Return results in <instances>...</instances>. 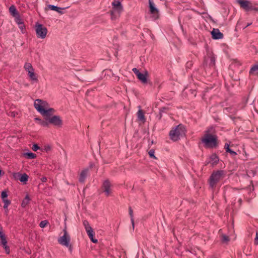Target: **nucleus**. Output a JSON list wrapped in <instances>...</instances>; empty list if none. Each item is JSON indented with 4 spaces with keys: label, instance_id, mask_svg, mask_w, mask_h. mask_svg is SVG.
<instances>
[{
    "label": "nucleus",
    "instance_id": "nucleus-1",
    "mask_svg": "<svg viewBox=\"0 0 258 258\" xmlns=\"http://www.w3.org/2000/svg\"><path fill=\"white\" fill-rule=\"evenodd\" d=\"M47 104L46 101H42L41 99H36L34 101V107L45 118L51 117V115L54 112V109L50 108L45 109V107Z\"/></svg>",
    "mask_w": 258,
    "mask_h": 258
},
{
    "label": "nucleus",
    "instance_id": "nucleus-2",
    "mask_svg": "<svg viewBox=\"0 0 258 258\" xmlns=\"http://www.w3.org/2000/svg\"><path fill=\"white\" fill-rule=\"evenodd\" d=\"M212 129L213 127H211L206 130L204 137L201 140L205 147L208 148H214L218 146L216 135L210 134L211 130Z\"/></svg>",
    "mask_w": 258,
    "mask_h": 258
},
{
    "label": "nucleus",
    "instance_id": "nucleus-3",
    "mask_svg": "<svg viewBox=\"0 0 258 258\" xmlns=\"http://www.w3.org/2000/svg\"><path fill=\"white\" fill-rule=\"evenodd\" d=\"M185 126L180 124L172 128L170 131L169 134L170 139L173 141H177L180 139L181 137L185 135Z\"/></svg>",
    "mask_w": 258,
    "mask_h": 258
},
{
    "label": "nucleus",
    "instance_id": "nucleus-4",
    "mask_svg": "<svg viewBox=\"0 0 258 258\" xmlns=\"http://www.w3.org/2000/svg\"><path fill=\"white\" fill-rule=\"evenodd\" d=\"M225 175V171L223 170L213 171L209 179L210 187L212 189L215 188L217 183L224 177Z\"/></svg>",
    "mask_w": 258,
    "mask_h": 258
},
{
    "label": "nucleus",
    "instance_id": "nucleus-5",
    "mask_svg": "<svg viewBox=\"0 0 258 258\" xmlns=\"http://www.w3.org/2000/svg\"><path fill=\"white\" fill-rule=\"evenodd\" d=\"M35 30L38 38L44 39L47 33V29L43 25L37 24L36 25Z\"/></svg>",
    "mask_w": 258,
    "mask_h": 258
},
{
    "label": "nucleus",
    "instance_id": "nucleus-6",
    "mask_svg": "<svg viewBox=\"0 0 258 258\" xmlns=\"http://www.w3.org/2000/svg\"><path fill=\"white\" fill-rule=\"evenodd\" d=\"M113 10L111 12V15L112 19H113L114 14H116L117 16L119 15V14L122 11V7L121 3L118 1H114L112 3Z\"/></svg>",
    "mask_w": 258,
    "mask_h": 258
},
{
    "label": "nucleus",
    "instance_id": "nucleus-7",
    "mask_svg": "<svg viewBox=\"0 0 258 258\" xmlns=\"http://www.w3.org/2000/svg\"><path fill=\"white\" fill-rule=\"evenodd\" d=\"M63 231V235L58 238V242L61 245L68 247L70 244V236L66 230H64Z\"/></svg>",
    "mask_w": 258,
    "mask_h": 258
},
{
    "label": "nucleus",
    "instance_id": "nucleus-8",
    "mask_svg": "<svg viewBox=\"0 0 258 258\" xmlns=\"http://www.w3.org/2000/svg\"><path fill=\"white\" fill-rule=\"evenodd\" d=\"M237 3L240 5V7L246 11H249L253 10L251 3L247 0H236Z\"/></svg>",
    "mask_w": 258,
    "mask_h": 258
},
{
    "label": "nucleus",
    "instance_id": "nucleus-9",
    "mask_svg": "<svg viewBox=\"0 0 258 258\" xmlns=\"http://www.w3.org/2000/svg\"><path fill=\"white\" fill-rule=\"evenodd\" d=\"M149 7L150 13L154 15L155 19H158L159 17V10L156 7L153 0H149Z\"/></svg>",
    "mask_w": 258,
    "mask_h": 258
},
{
    "label": "nucleus",
    "instance_id": "nucleus-10",
    "mask_svg": "<svg viewBox=\"0 0 258 258\" xmlns=\"http://www.w3.org/2000/svg\"><path fill=\"white\" fill-rule=\"evenodd\" d=\"M49 118L50 124H52L54 126L60 127L62 124V121L59 116L53 115Z\"/></svg>",
    "mask_w": 258,
    "mask_h": 258
},
{
    "label": "nucleus",
    "instance_id": "nucleus-11",
    "mask_svg": "<svg viewBox=\"0 0 258 258\" xmlns=\"http://www.w3.org/2000/svg\"><path fill=\"white\" fill-rule=\"evenodd\" d=\"M216 57L212 52H209L205 58V61L209 63L210 67H214L215 64Z\"/></svg>",
    "mask_w": 258,
    "mask_h": 258
},
{
    "label": "nucleus",
    "instance_id": "nucleus-12",
    "mask_svg": "<svg viewBox=\"0 0 258 258\" xmlns=\"http://www.w3.org/2000/svg\"><path fill=\"white\" fill-rule=\"evenodd\" d=\"M110 185V183L108 180H105L103 183V190L106 196H108L111 194Z\"/></svg>",
    "mask_w": 258,
    "mask_h": 258
},
{
    "label": "nucleus",
    "instance_id": "nucleus-13",
    "mask_svg": "<svg viewBox=\"0 0 258 258\" xmlns=\"http://www.w3.org/2000/svg\"><path fill=\"white\" fill-rule=\"evenodd\" d=\"M212 37L214 39H220L223 38V34L218 29H213L211 32Z\"/></svg>",
    "mask_w": 258,
    "mask_h": 258
},
{
    "label": "nucleus",
    "instance_id": "nucleus-14",
    "mask_svg": "<svg viewBox=\"0 0 258 258\" xmlns=\"http://www.w3.org/2000/svg\"><path fill=\"white\" fill-rule=\"evenodd\" d=\"M219 162V157L216 154H212L209 157L208 163H210L212 166H214L218 163Z\"/></svg>",
    "mask_w": 258,
    "mask_h": 258
},
{
    "label": "nucleus",
    "instance_id": "nucleus-15",
    "mask_svg": "<svg viewBox=\"0 0 258 258\" xmlns=\"http://www.w3.org/2000/svg\"><path fill=\"white\" fill-rule=\"evenodd\" d=\"M88 169H85L81 171L80 173L79 181L80 182H84L87 176Z\"/></svg>",
    "mask_w": 258,
    "mask_h": 258
},
{
    "label": "nucleus",
    "instance_id": "nucleus-16",
    "mask_svg": "<svg viewBox=\"0 0 258 258\" xmlns=\"http://www.w3.org/2000/svg\"><path fill=\"white\" fill-rule=\"evenodd\" d=\"M148 76V72L146 71L145 73H141L138 76V78L143 83H146L147 82V77Z\"/></svg>",
    "mask_w": 258,
    "mask_h": 258
},
{
    "label": "nucleus",
    "instance_id": "nucleus-17",
    "mask_svg": "<svg viewBox=\"0 0 258 258\" xmlns=\"http://www.w3.org/2000/svg\"><path fill=\"white\" fill-rule=\"evenodd\" d=\"M48 8L51 10L58 12L59 14H63L62 10L64 9V8H60L52 5H49L48 6Z\"/></svg>",
    "mask_w": 258,
    "mask_h": 258
},
{
    "label": "nucleus",
    "instance_id": "nucleus-18",
    "mask_svg": "<svg viewBox=\"0 0 258 258\" xmlns=\"http://www.w3.org/2000/svg\"><path fill=\"white\" fill-rule=\"evenodd\" d=\"M9 12L14 17H16L19 15V14L14 5H12L9 8Z\"/></svg>",
    "mask_w": 258,
    "mask_h": 258
},
{
    "label": "nucleus",
    "instance_id": "nucleus-19",
    "mask_svg": "<svg viewBox=\"0 0 258 258\" xmlns=\"http://www.w3.org/2000/svg\"><path fill=\"white\" fill-rule=\"evenodd\" d=\"M224 148L226 152L229 153L232 156H235L237 155V153L235 151L232 150L229 148V145L228 144L226 143L225 144Z\"/></svg>",
    "mask_w": 258,
    "mask_h": 258
},
{
    "label": "nucleus",
    "instance_id": "nucleus-20",
    "mask_svg": "<svg viewBox=\"0 0 258 258\" xmlns=\"http://www.w3.org/2000/svg\"><path fill=\"white\" fill-rule=\"evenodd\" d=\"M89 237L93 243H96L97 242L98 240L96 239L93 238L94 236V232L93 230H90L87 232Z\"/></svg>",
    "mask_w": 258,
    "mask_h": 258
},
{
    "label": "nucleus",
    "instance_id": "nucleus-21",
    "mask_svg": "<svg viewBox=\"0 0 258 258\" xmlns=\"http://www.w3.org/2000/svg\"><path fill=\"white\" fill-rule=\"evenodd\" d=\"M45 120H42L38 118H36L35 119L39 120L40 121V124L43 126H48L49 124H50V122H49V118H45Z\"/></svg>",
    "mask_w": 258,
    "mask_h": 258
},
{
    "label": "nucleus",
    "instance_id": "nucleus-22",
    "mask_svg": "<svg viewBox=\"0 0 258 258\" xmlns=\"http://www.w3.org/2000/svg\"><path fill=\"white\" fill-rule=\"evenodd\" d=\"M30 201V198L29 195H27L26 196L25 199L23 200V201L22 202L21 206L23 208H25L28 205Z\"/></svg>",
    "mask_w": 258,
    "mask_h": 258
},
{
    "label": "nucleus",
    "instance_id": "nucleus-23",
    "mask_svg": "<svg viewBox=\"0 0 258 258\" xmlns=\"http://www.w3.org/2000/svg\"><path fill=\"white\" fill-rule=\"evenodd\" d=\"M137 115H138V118L139 120L145 121L146 119L145 117L144 113L142 110L140 109L138 111V112L137 113Z\"/></svg>",
    "mask_w": 258,
    "mask_h": 258
},
{
    "label": "nucleus",
    "instance_id": "nucleus-24",
    "mask_svg": "<svg viewBox=\"0 0 258 258\" xmlns=\"http://www.w3.org/2000/svg\"><path fill=\"white\" fill-rule=\"evenodd\" d=\"M3 202L4 203V208L5 210L6 214H7L9 211L8 207L11 204V201L7 199H5L3 200Z\"/></svg>",
    "mask_w": 258,
    "mask_h": 258
},
{
    "label": "nucleus",
    "instance_id": "nucleus-25",
    "mask_svg": "<svg viewBox=\"0 0 258 258\" xmlns=\"http://www.w3.org/2000/svg\"><path fill=\"white\" fill-rule=\"evenodd\" d=\"M19 175L20 176L19 180L21 182L26 183L28 181L29 176L27 174H19Z\"/></svg>",
    "mask_w": 258,
    "mask_h": 258
},
{
    "label": "nucleus",
    "instance_id": "nucleus-26",
    "mask_svg": "<svg viewBox=\"0 0 258 258\" xmlns=\"http://www.w3.org/2000/svg\"><path fill=\"white\" fill-rule=\"evenodd\" d=\"M0 244L2 246H6L7 245V240L6 239V237L5 234H2L0 235Z\"/></svg>",
    "mask_w": 258,
    "mask_h": 258
},
{
    "label": "nucleus",
    "instance_id": "nucleus-27",
    "mask_svg": "<svg viewBox=\"0 0 258 258\" xmlns=\"http://www.w3.org/2000/svg\"><path fill=\"white\" fill-rule=\"evenodd\" d=\"M24 69L28 72V73L32 71L34 69H33L31 63L29 62H26L24 65Z\"/></svg>",
    "mask_w": 258,
    "mask_h": 258
},
{
    "label": "nucleus",
    "instance_id": "nucleus-28",
    "mask_svg": "<svg viewBox=\"0 0 258 258\" xmlns=\"http://www.w3.org/2000/svg\"><path fill=\"white\" fill-rule=\"evenodd\" d=\"M255 72L258 75V63L253 65L249 71L250 74H253Z\"/></svg>",
    "mask_w": 258,
    "mask_h": 258
},
{
    "label": "nucleus",
    "instance_id": "nucleus-29",
    "mask_svg": "<svg viewBox=\"0 0 258 258\" xmlns=\"http://www.w3.org/2000/svg\"><path fill=\"white\" fill-rule=\"evenodd\" d=\"M28 76L32 81H38L37 77L34 73V70L28 73Z\"/></svg>",
    "mask_w": 258,
    "mask_h": 258
},
{
    "label": "nucleus",
    "instance_id": "nucleus-30",
    "mask_svg": "<svg viewBox=\"0 0 258 258\" xmlns=\"http://www.w3.org/2000/svg\"><path fill=\"white\" fill-rule=\"evenodd\" d=\"M129 215L131 217V221L132 225L133 226V228L134 229V227H135V223H134V215H133V210L131 207L129 208Z\"/></svg>",
    "mask_w": 258,
    "mask_h": 258
},
{
    "label": "nucleus",
    "instance_id": "nucleus-31",
    "mask_svg": "<svg viewBox=\"0 0 258 258\" xmlns=\"http://www.w3.org/2000/svg\"><path fill=\"white\" fill-rule=\"evenodd\" d=\"M83 224L85 228L86 232H87L90 230H93L92 227L90 226V224L88 221L84 220L83 222Z\"/></svg>",
    "mask_w": 258,
    "mask_h": 258
},
{
    "label": "nucleus",
    "instance_id": "nucleus-32",
    "mask_svg": "<svg viewBox=\"0 0 258 258\" xmlns=\"http://www.w3.org/2000/svg\"><path fill=\"white\" fill-rule=\"evenodd\" d=\"M227 112L232 113V114H235L237 112V110L232 107H229L225 108L224 109Z\"/></svg>",
    "mask_w": 258,
    "mask_h": 258
},
{
    "label": "nucleus",
    "instance_id": "nucleus-33",
    "mask_svg": "<svg viewBox=\"0 0 258 258\" xmlns=\"http://www.w3.org/2000/svg\"><path fill=\"white\" fill-rule=\"evenodd\" d=\"M25 156L27 157V158L32 159L36 158V155L32 152H28L25 153Z\"/></svg>",
    "mask_w": 258,
    "mask_h": 258
},
{
    "label": "nucleus",
    "instance_id": "nucleus-34",
    "mask_svg": "<svg viewBox=\"0 0 258 258\" xmlns=\"http://www.w3.org/2000/svg\"><path fill=\"white\" fill-rule=\"evenodd\" d=\"M15 21L18 25H22V23H23V20L21 18L20 15L17 16V17H15Z\"/></svg>",
    "mask_w": 258,
    "mask_h": 258
},
{
    "label": "nucleus",
    "instance_id": "nucleus-35",
    "mask_svg": "<svg viewBox=\"0 0 258 258\" xmlns=\"http://www.w3.org/2000/svg\"><path fill=\"white\" fill-rule=\"evenodd\" d=\"M167 108L162 107L160 109L159 112V119H161L163 116V113L166 112Z\"/></svg>",
    "mask_w": 258,
    "mask_h": 258
},
{
    "label": "nucleus",
    "instance_id": "nucleus-36",
    "mask_svg": "<svg viewBox=\"0 0 258 258\" xmlns=\"http://www.w3.org/2000/svg\"><path fill=\"white\" fill-rule=\"evenodd\" d=\"M48 224V222L47 220L41 221L39 224V226L41 228L45 227Z\"/></svg>",
    "mask_w": 258,
    "mask_h": 258
},
{
    "label": "nucleus",
    "instance_id": "nucleus-37",
    "mask_svg": "<svg viewBox=\"0 0 258 258\" xmlns=\"http://www.w3.org/2000/svg\"><path fill=\"white\" fill-rule=\"evenodd\" d=\"M221 240L223 242L226 243L229 241V237L226 235H222Z\"/></svg>",
    "mask_w": 258,
    "mask_h": 258
},
{
    "label": "nucleus",
    "instance_id": "nucleus-38",
    "mask_svg": "<svg viewBox=\"0 0 258 258\" xmlns=\"http://www.w3.org/2000/svg\"><path fill=\"white\" fill-rule=\"evenodd\" d=\"M132 71H133V72L135 73V74L137 76V77H138V76H139V75L141 74V72L139 71V70L137 68H133Z\"/></svg>",
    "mask_w": 258,
    "mask_h": 258
},
{
    "label": "nucleus",
    "instance_id": "nucleus-39",
    "mask_svg": "<svg viewBox=\"0 0 258 258\" xmlns=\"http://www.w3.org/2000/svg\"><path fill=\"white\" fill-rule=\"evenodd\" d=\"M1 197L2 200L6 199L8 197L7 192L5 190L3 191L1 194Z\"/></svg>",
    "mask_w": 258,
    "mask_h": 258
},
{
    "label": "nucleus",
    "instance_id": "nucleus-40",
    "mask_svg": "<svg viewBox=\"0 0 258 258\" xmlns=\"http://www.w3.org/2000/svg\"><path fill=\"white\" fill-rule=\"evenodd\" d=\"M154 153H155V151L153 149H151L149 151V156L152 157V158H156V157L155 156V155H154Z\"/></svg>",
    "mask_w": 258,
    "mask_h": 258
},
{
    "label": "nucleus",
    "instance_id": "nucleus-41",
    "mask_svg": "<svg viewBox=\"0 0 258 258\" xmlns=\"http://www.w3.org/2000/svg\"><path fill=\"white\" fill-rule=\"evenodd\" d=\"M39 148H40L37 144H34L32 147V149L34 151H37Z\"/></svg>",
    "mask_w": 258,
    "mask_h": 258
},
{
    "label": "nucleus",
    "instance_id": "nucleus-42",
    "mask_svg": "<svg viewBox=\"0 0 258 258\" xmlns=\"http://www.w3.org/2000/svg\"><path fill=\"white\" fill-rule=\"evenodd\" d=\"M3 247L5 249L6 253L9 254L10 253V248H9V247L7 245H6V246H4Z\"/></svg>",
    "mask_w": 258,
    "mask_h": 258
},
{
    "label": "nucleus",
    "instance_id": "nucleus-43",
    "mask_svg": "<svg viewBox=\"0 0 258 258\" xmlns=\"http://www.w3.org/2000/svg\"><path fill=\"white\" fill-rule=\"evenodd\" d=\"M254 243L256 244H258V232H256V235L254 239Z\"/></svg>",
    "mask_w": 258,
    "mask_h": 258
},
{
    "label": "nucleus",
    "instance_id": "nucleus-44",
    "mask_svg": "<svg viewBox=\"0 0 258 258\" xmlns=\"http://www.w3.org/2000/svg\"><path fill=\"white\" fill-rule=\"evenodd\" d=\"M41 181L42 182H45L47 181V178L46 177H42L41 178Z\"/></svg>",
    "mask_w": 258,
    "mask_h": 258
},
{
    "label": "nucleus",
    "instance_id": "nucleus-45",
    "mask_svg": "<svg viewBox=\"0 0 258 258\" xmlns=\"http://www.w3.org/2000/svg\"><path fill=\"white\" fill-rule=\"evenodd\" d=\"M19 27L20 29H21L22 30L25 28V25H24V22L22 23V25H19Z\"/></svg>",
    "mask_w": 258,
    "mask_h": 258
},
{
    "label": "nucleus",
    "instance_id": "nucleus-46",
    "mask_svg": "<svg viewBox=\"0 0 258 258\" xmlns=\"http://www.w3.org/2000/svg\"><path fill=\"white\" fill-rule=\"evenodd\" d=\"M50 150V147L49 146H45V150L46 151H48Z\"/></svg>",
    "mask_w": 258,
    "mask_h": 258
},
{
    "label": "nucleus",
    "instance_id": "nucleus-47",
    "mask_svg": "<svg viewBox=\"0 0 258 258\" xmlns=\"http://www.w3.org/2000/svg\"><path fill=\"white\" fill-rule=\"evenodd\" d=\"M4 232H3V227L1 225H0V235L4 234Z\"/></svg>",
    "mask_w": 258,
    "mask_h": 258
},
{
    "label": "nucleus",
    "instance_id": "nucleus-48",
    "mask_svg": "<svg viewBox=\"0 0 258 258\" xmlns=\"http://www.w3.org/2000/svg\"><path fill=\"white\" fill-rule=\"evenodd\" d=\"M69 248V250L71 252L72 251V246L71 244H70V246L68 247Z\"/></svg>",
    "mask_w": 258,
    "mask_h": 258
},
{
    "label": "nucleus",
    "instance_id": "nucleus-49",
    "mask_svg": "<svg viewBox=\"0 0 258 258\" xmlns=\"http://www.w3.org/2000/svg\"><path fill=\"white\" fill-rule=\"evenodd\" d=\"M251 24V23H248L245 27H243V29H244L245 28H246L247 27L250 26V25Z\"/></svg>",
    "mask_w": 258,
    "mask_h": 258
},
{
    "label": "nucleus",
    "instance_id": "nucleus-50",
    "mask_svg": "<svg viewBox=\"0 0 258 258\" xmlns=\"http://www.w3.org/2000/svg\"><path fill=\"white\" fill-rule=\"evenodd\" d=\"M191 63L190 62H187V64H190V65H191Z\"/></svg>",
    "mask_w": 258,
    "mask_h": 258
},
{
    "label": "nucleus",
    "instance_id": "nucleus-51",
    "mask_svg": "<svg viewBox=\"0 0 258 258\" xmlns=\"http://www.w3.org/2000/svg\"><path fill=\"white\" fill-rule=\"evenodd\" d=\"M2 170L0 169V175H1Z\"/></svg>",
    "mask_w": 258,
    "mask_h": 258
}]
</instances>
